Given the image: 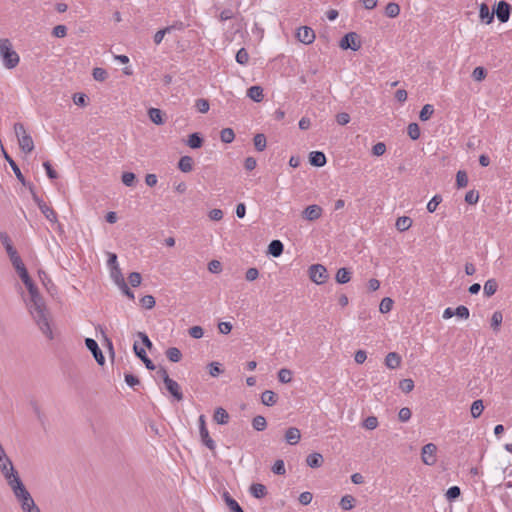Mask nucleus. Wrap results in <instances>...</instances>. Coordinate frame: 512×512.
Instances as JSON below:
<instances>
[{
	"label": "nucleus",
	"instance_id": "nucleus-44",
	"mask_svg": "<svg viewBox=\"0 0 512 512\" xmlns=\"http://www.w3.org/2000/svg\"><path fill=\"white\" fill-rule=\"evenodd\" d=\"M355 505V498L351 495H345L341 498L340 506L343 510H351Z\"/></svg>",
	"mask_w": 512,
	"mask_h": 512
},
{
	"label": "nucleus",
	"instance_id": "nucleus-46",
	"mask_svg": "<svg viewBox=\"0 0 512 512\" xmlns=\"http://www.w3.org/2000/svg\"><path fill=\"white\" fill-rule=\"evenodd\" d=\"M252 426L257 431H263L267 426L265 417L260 415L254 417L252 420Z\"/></svg>",
	"mask_w": 512,
	"mask_h": 512
},
{
	"label": "nucleus",
	"instance_id": "nucleus-30",
	"mask_svg": "<svg viewBox=\"0 0 512 512\" xmlns=\"http://www.w3.org/2000/svg\"><path fill=\"white\" fill-rule=\"evenodd\" d=\"M213 418L218 424L224 425L229 421V414L224 408L219 407L215 410Z\"/></svg>",
	"mask_w": 512,
	"mask_h": 512
},
{
	"label": "nucleus",
	"instance_id": "nucleus-9",
	"mask_svg": "<svg viewBox=\"0 0 512 512\" xmlns=\"http://www.w3.org/2000/svg\"><path fill=\"white\" fill-rule=\"evenodd\" d=\"M33 198L37 203L39 209L41 210L42 214L45 216V218L51 223H57V214L54 211V209L48 206L43 200H41L36 195H34Z\"/></svg>",
	"mask_w": 512,
	"mask_h": 512
},
{
	"label": "nucleus",
	"instance_id": "nucleus-31",
	"mask_svg": "<svg viewBox=\"0 0 512 512\" xmlns=\"http://www.w3.org/2000/svg\"><path fill=\"white\" fill-rule=\"evenodd\" d=\"M261 402L266 406H273L277 402V395L271 390H266L261 395Z\"/></svg>",
	"mask_w": 512,
	"mask_h": 512
},
{
	"label": "nucleus",
	"instance_id": "nucleus-27",
	"mask_svg": "<svg viewBox=\"0 0 512 512\" xmlns=\"http://www.w3.org/2000/svg\"><path fill=\"white\" fill-rule=\"evenodd\" d=\"M284 246L280 240H273L268 246V252L274 257H279L283 252Z\"/></svg>",
	"mask_w": 512,
	"mask_h": 512
},
{
	"label": "nucleus",
	"instance_id": "nucleus-62",
	"mask_svg": "<svg viewBox=\"0 0 512 512\" xmlns=\"http://www.w3.org/2000/svg\"><path fill=\"white\" fill-rule=\"evenodd\" d=\"M479 200V193L475 190H470L466 193L465 195V201L468 203V204H476Z\"/></svg>",
	"mask_w": 512,
	"mask_h": 512
},
{
	"label": "nucleus",
	"instance_id": "nucleus-15",
	"mask_svg": "<svg viewBox=\"0 0 512 512\" xmlns=\"http://www.w3.org/2000/svg\"><path fill=\"white\" fill-rule=\"evenodd\" d=\"M301 439L300 430L296 427H290L285 433V440L290 445H296Z\"/></svg>",
	"mask_w": 512,
	"mask_h": 512
},
{
	"label": "nucleus",
	"instance_id": "nucleus-22",
	"mask_svg": "<svg viewBox=\"0 0 512 512\" xmlns=\"http://www.w3.org/2000/svg\"><path fill=\"white\" fill-rule=\"evenodd\" d=\"M250 493L258 499H261L267 495V488L261 483H254L250 486Z\"/></svg>",
	"mask_w": 512,
	"mask_h": 512
},
{
	"label": "nucleus",
	"instance_id": "nucleus-51",
	"mask_svg": "<svg viewBox=\"0 0 512 512\" xmlns=\"http://www.w3.org/2000/svg\"><path fill=\"white\" fill-rule=\"evenodd\" d=\"M92 75H93V78L96 81H100V82H103V81H105L108 78L107 71L105 69H103V68H100V67L94 68L93 72H92Z\"/></svg>",
	"mask_w": 512,
	"mask_h": 512
},
{
	"label": "nucleus",
	"instance_id": "nucleus-4",
	"mask_svg": "<svg viewBox=\"0 0 512 512\" xmlns=\"http://www.w3.org/2000/svg\"><path fill=\"white\" fill-rule=\"evenodd\" d=\"M199 434L203 445H205L210 451L214 452L216 449L215 441L210 437L209 431L206 427L205 416L200 415L199 419Z\"/></svg>",
	"mask_w": 512,
	"mask_h": 512
},
{
	"label": "nucleus",
	"instance_id": "nucleus-33",
	"mask_svg": "<svg viewBox=\"0 0 512 512\" xmlns=\"http://www.w3.org/2000/svg\"><path fill=\"white\" fill-rule=\"evenodd\" d=\"M498 289V283L494 278L488 279L484 284V294L487 297H491L496 293Z\"/></svg>",
	"mask_w": 512,
	"mask_h": 512
},
{
	"label": "nucleus",
	"instance_id": "nucleus-60",
	"mask_svg": "<svg viewBox=\"0 0 512 512\" xmlns=\"http://www.w3.org/2000/svg\"><path fill=\"white\" fill-rule=\"evenodd\" d=\"M442 201V197L440 195H435L427 204V210L430 212V213H433L436 209H437V206L441 203Z\"/></svg>",
	"mask_w": 512,
	"mask_h": 512
},
{
	"label": "nucleus",
	"instance_id": "nucleus-53",
	"mask_svg": "<svg viewBox=\"0 0 512 512\" xmlns=\"http://www.w3.org/2000/svg\"><path fill=\"white\" fill-rule=\"evenodd\" d=\"M236 61L241 65H246L249 61V54L245 48H241L236 53Z\"/></svg>",
	"mask_w": 512,
	"mask_h": 512
},
{
	"label": "nucleus",
	"instance_id": "nucleus-6",
	"mask_svg": "<svg viewBox=\"0 0 512 512\" xmlns=\"http://www.w3.org/2000/svg\"><path fill=\"white\" fill-rule=\"evenodd\" d=\"M339 46L343 50L351 49L353 51H357L361 48V42L359 40V36L355 32L347 33L339 43Z\"/></svg>",
	"mask_w": 512,
	"mask_h": 512
},
{
	"label": "nucleus",
	"instance_id": "nucleus-36",
	"mask_svg": "<svg viewBox=\"0 0 512 512\" xmlns=\"http://www.w3.org/2000/svg\"><path fill=\"white\" fill-rule=\"evenodd\" d=\"M110 275L118 286H125V280L120 267L110 268Z\"/></svg>",
	"mask_w": 512,
	"mask_h": 512
},
{
	"label": "nucleus",
	"instance_id": "nucleus-50",
	"mask_svg": "<svg viewBox=\"0 0 512 512\" xmlns=\"http://www.w3.org/2000/svg\"><path fill=\"white\" fill-rule=\"evenodd\" d=\"M9 258L16 272L20 271V269L25 268V265L21 257L19 256L18 252L10 255Z\"/></svg>",
	"mask_w": 512,
	"mask_h": 512
},
{
	"label": "nucleus",
	"instance_id": "nucleus-14",
	"mask_svg": "<svg viewBox=\"0 0 512 512\" xmlns=\"http://www.w3.org/2000/svg\"><path fill=\"white\" fill-rule=\"evenodd\" d=\"M133 350L137 357H139L145 364L148 370H154L156 367L154 363L147 357L146 352L143 348L139 347L136 343L133 346Z\"/></svg>",
	"mask_w": 512,
	"mask_h": 512
},
{
	"label": "nucleus",
	"instance_id": "nucleus-37",
	"mask_svg": "<svg viewBox=\"0 0 512 512\" xmlns=\"http://www.w3.org/2000/svg\"><path fill=\"white\" fill-rule=\"evenodd\" d=\"M223 496L231 512H244L240 505L238 504V502L235 499H233L228 492H225Z\"/></svg>",
	"mask_w": 512,
	"mask_h": 512
},
{
	"label": "nucleus",
	"instance_id": "nucleus-42",
	"mask_svg": "<svg viewBox=\"0 0 512 512\" xmlns=\"http://www.w3.org/2000/svg\"><path fill=\"white\" fill-rule=\"evenodd\" d=\"M434 113V107L431 104H425L419 114V118L421 121H427L431 118Z\"/></svg>",
	"mask_w": 512,
	"mask_h": 512
},
{
	"label": "nucleus",
	"instance_id": "nucleus-25",
	"mask_svg": "<svg viewBox=\"0 0 512 512\" xmlns=\"http://www.w3.org/2000/svg\"><path fill=\"white\" fill-rule=\"evenodd\" d=\"M5 480L12 491L23 484L17 471L6 475Z\"/></svg>",
	"mask_w": 512,
	"mask_h": 512
},
{
	"label": "nucleus",
	"instance_id": "nucleus-17",
	"mask_svg": "<svg viewBox=\"0 0 512 512\" xmlns=\"http://www.w3.org/2000/svg\"><path fill=\"white\" fill-rule=\"evenodd\" d=\"M309 161L313 166L322 167L326 164V156L323 152L313 151L309 154Z\"/></svg>",
	"mask_w": 512,
	"mask_h": 512
},
{
	"label": "nucleus",
	"instance_id": "nucleus-21",
	"mask_svg": "<svg viewBox=\"0 0 512 512\" xmlns=\"http://www.w3.org/2000/svg\"><path fill=\"white\" fill-rule=\"evenodd\" d=\"M247 96L255 102H261L263 100V88L260 86H251L247 90Z\"/></svg>",
	"mask_w": 512,
	"mask_h": 512
},
{
	"label": "nucleus",
	"instance_id": "nucleus-7",
	"mask_svg": "<svg viewBox=\"0 0 512 512\" xmlns=\"http://www.w3.org/2000/svg\"><path fill=\"white\" fill-rule=\"evenodd\" d=\"M437 447L433 443H428L422 447L421 459L426 465H434L436 463Z\"/></svg>",
	"mask_w": 512,
	"mask_h": 512
},
{
	"label": "nucleus",
	"instance_id": "nucleus-43",
	"mask_svg": "<svg viewBox=\"0 0 512 512\" xmlns=\"http://www.w3.org/2000/svg\"><path fill=\"white\" fill-rule=\"evenodd\" d=\"M235 138V133L231 128H224L220 132V139L224 143H231Z\"/></svg>",
	"mask_w": 512,
	"mask_h": 512
},
{
	"label": "nucleus",
	"instance_id": "nucleus-29",
	"mask_svg": "<svg viewBox=\"0 0 512 512\" xmlns=\"http://www.w3.org/2000/svg\"><path fill=\"white\" fill-rule=\"evenodd\" d=\"M178 168L184 172L188 173L193 169V159L190 156H182L178 162Z\"/></svg>",
	"mask_w": 512,
	"mask_h": 512
},
{
	"label": "nucleus",
	"instance_id": "nucleus-40",
	"mask_svg": "<svg viewBox=\"0 0 512 512\" xmlns=\"http://www.w3.org/2000/svg\"><path fill=\"white\" fill-rule=\"evenodd\" d=\"M166 356L171 362H179L182 358L181 351L176 347H170L166 351Z\"/></svg>",
	"mask_w": 512,
	"mask_h": 512
},
{
	"label": "nucleus",
	"instance_id": "nucleus-41",
	"mask_svg": "<svg viewBox=\"0 0 512 512\" xmlns=\"http://www.w3.org/2000/svg\"><path fill=\"white\" fill-rule=\"evenodd\" d=\"M400 13V6L397 3L390 2L386 5L385 14L390 18H395Z\"/></svg>",
	"mask_w": 512,
	"mask_h": 512
},
{
	"label": "nucleus",
	"instance_id": "nucleus-18",
	"mask_svg": "<svg viewBox=\"0 0 512 512\" xmlns=\"http://www.w3.org/2000/svg\"><path fill=\"white\" fill-rule=\"evenodd\" d=\"M479 17L486 24H490L494 19V11L490 12L488 5L482 3L479 9Z\"/></svg>",
	"mask_w": 512,
	"mask_h": 512
},
{
	"label": "nucleus",
	"instance_id": "nucleus-56",
	"mask_svg": "<svg viewBox=\"0 0 512 512\" xmlns=\"http://www.w3.org/2000/svg\"><path fill=\"white\" fill-rule=\"evenodd\" d=\"M486 76L487 71L481 66L476 67L472 72V77L475 81H482L486 78Z\"/></svg>",
	"mask_w": 512,
	"mask_h": 512
},
{
	"label": "nucleus",
	"instance_id": "nucleus-55",
	"mask_svg": "<svg viewBox=\"0 0 512 512\" xmlns=\"http://www.w3.org/2000/svg\"><path fill=\"white\" fill-rule=\"evenodd\" d=\"M399 388L404 393H409L414 389V381L410 378L403 379L399 383Z\"/></svg>",
	"mask_w": 512,
	"mask_h": 512
},
{
	"label": "nucleus",
	"instance_id": "nucleus-28",
	"mask_svg": "<svg viewBox=\"0 0 512 512\" xmlns=\"http://www.w3.org/2000/svg\"><path fill=\"white\" fill-rule=\"evenodd\" d=\"M148 116L150 120L156 125H162L164 123L163 113L158 108H150L148 110Z\"/></svg>",
	"mask_w": 512,
	"mask_h": 512
},
{
	"label": "nucleus",
	"instance_id": "nucleus-23",
	"mask_svg": "<svg viewBox=\"0 0 512 512\" xmlns=\"http://www.w3.org/2000/svg\"><path fill=\"white\" fill-rule=\"evenodd\" d=\"M0 241L3 244V246L5 247V250L8 254V256L17 253V250L14 248V246L11 242V239L7 233H5V232L0 233Z\"/></svg>",
	"mask_w": 512,
	"mask_h": 512
},
{
	"label": "nucleus",
	"instance_id": "nucleus-35",
	"mask_svg": "<svg viewBox=\"0 0 512 512\" xmlns=\"http://www.w3.org/2000/svg\"><path fill=\"white\" fill-rule=\"evenodd\" d=\"M336 281L339 284H345L348 283L351 279V272L347 268H340L335 277Z\"/></svg>",
	"mask_w": 512,
	"mask_h": 512
},
{
	"label": "nucleus",
	"instance_id": "nucleus-57",
	"mask_svg": "<svg viewBox=\"0 0 512 512\" xmlns=\"http://www.w3.org/2000/svg\"><path fill=\"white\" fill-rule=\"evenodd\" d=\"M135 181H136V176H135L134 173H132V172H124L122 174V182H123L124 185H126L128 187L134 186Z\"/></svg>",
	"mask_w": 512,
	"mask_h": 512
},
{
	"label": "nucleus",
	"instance_id": "nucleus-8",
	"mask_svg": "<svg viewBox=\"0 0 512 512\" xmlns=\"http://www.w3.org/2000/svg\"><path fill=\"white\" fill-rule=\"evenodd\" d=\"M85 345L88 350L91 351L93 354V357L95 358L96 362L103 366L105 364V357L101 351V349L98 346V343L92 339V338H86L85 339Z\"/></svg>",
	"mask_w": 512,
	"mask_h": 512
},
{
	"label": "nucleus",
	"instance_id": "nucleus-52",
	"mask_svg": "<svg viewBox=\"0 0 512 512\" xmlns=\"http://www.w3.org/2000/svg\"><path fill=\"white\" fill-rule=\"evenodd\" d=\"M378 424L377 417L369 416L363 421L362 426L367 430H374L378 427Z\"/></svg>",
	"mask_w": 512,
	"mask_h": 512
},
{
	"label": "nucleus",
	"instance_id": "nucleus-39",
	"mask_svg": "<svg viewBox=\"0 0 512 512\" xmlns=\"http://www.w3.org/2000/svg\"><path fill=\"white\" fill-rule=\"evenodd\" d=\"M255 149L259 152L265 150L266 148V137L262 133H258L254 136L253 139Z\"/></svg>",
	"mask_w": 512,
	"mask_h": 512
},
{
	"label": "nucleus",
	"instance_id": "nucleus-11",
	"mask_svg": "<svg viewBox=\"0 0 512 512\" xmlns=\"http://www.w3.org/2000/svg\"><path fill=\"white\" fill-rule=\"evenodd\" d=\"M296 37L303 44H311L315 40V32L308 26H302L298 29Z\"/></svg>",
	"mask_w": 512,
	"mask_h": 512
},
{
	"label": "nucleus",
	"instance_id": "nucleus-24",
	"mask_svg": "<svg viewBox=\"0 0 512 512\" xmlns=\"http://www.w3.org/2000/svg\"><path fill=\"white\" fill-rule=\"evenodd\" d=\"M5 480L12 491L23 484L17 471L6 475Z\"/></svg>",
	"mask_w": 512,
	"mask_h": 512
},
{
	"label": "nucleus",
	"instance_id": "nucleus-12",
	"mask_svg": "<svg viewBox=\"0 0 512 512\" xmlns=\"http://www.w3.org/2000/svg\"><path fill=\"white\" fill-rule=\"evenodd\" d=\"M322 214L323 209L316 204L307 206L302 212L303 218L308 221H316L322 216Z\"/></svg>",
	"mask_w": 512,
	"mask_h": 512
},
{
	"label": "nucleus",
	"instance_id": "nucleus-32",
	"mask_svg": "<svg viewBox=\"0 0 512 512\" xmlns=\"http://www.w3.org/2000/svg\"><path fill=\"white\" fill-rule=\"evenodd\" d=\"M502 321H503V314H502V312L501 311H495L492 314L491 323H490V326H491L492 330L495 333H497L500 330V326L502 324Z\"/></svg>",
	"mask_w": 512,
	"mask_h": 512
},
{
	"label": "nucleus",
	"instance_id": "nucleus-10",
	"mask_svg": "<svg viewBox=\"0 0 512 512\" xmlns=\"http://www.w3.org/2000/svg\"><path fill=\"white\" fill-rule=\"evenodd\" d=\"M511 13V6L506 1H500L497 4L496 9L494 10V14H496L498 20L501 23H505L509 20Z\"/></svg>",
	"mask_w": 512,
	"mask_h": 512
},
{
	"label": "nucleus",
	"instance_id": "nucleus-16",
	"mask_svg": "<svg viewBox=\"0 0 512 512\" xmlns=\"http://www.w3.org/2000/svg\"><path fill=\"white\" fill-rule=\"evenodd\" d=\"M0 471L4 478L6 477V475H9L10 473L16 471L11 459L7 455H5L4 457H0Z\"/></svg>",
	"mask_w": 512,
	"mask_h": 512
},
{
	"label": "nucleus",
	"instance_id": "nucleus-45",
	"mask_svg": "<svg viewBox=\"0 0 512 512\" xmlns=\"http://www.w3.org/2000/svg\"><path fill=\"white\" fill-rule=\"evenodd\" d=\"M456 185L458 188H465L468 185L467 173L463 170H459L456 174Z\"/></svg>",
	"mask_w": 512,
	"mask_h": 512
},
{
	"label": "nucleus",
	"instance_id": "nucleus-38",
	"mask_svg": "<svg viewBox=\"0 0 512 512\" xmlns=\"http://www.w3.org/2000/svg\"><path fill=\"white\" fill-rule=\"evenodd\" d=\"M484 410L483 401L481 399L475 400L471 405V415L473 418H479Z\"/></svg>",
	"mask_w": 512,
	"mask_h": 512
},
{
	"label": "nucleus",
	"instance_id": "nucleus-3",
	"mask_svg": "<svg viewBox=\"0 0 512 512\" xmlns=\"http://www.w3.org/2000/svg\"><path fill=\"white\" fill-rule=\"evenodd\" d=\"M14 132L18 139L20 149L25 153L29 154L34 150V141L29 133H27L22 123L14 124Z\"/></svg>",
	"mask_w": 512,
	"mask_h": 512
},
{
	"label": "nucleus",
	"instance_id": "nucleus-47",
	"mask_svg": "<svg viewBox=\"0 0 512 512\" xmlns=\"http://www.w3.org/2000/svg\"><path fill=\"white\" fill-rule=\"evenodd\" d=\"M17 501L20 503L22 510H28V507L33 508L35 504L30 493L18 499Z\"/></svg>",
	"mask_w": 512,
	"mask_h": 512
},
{
	"label": "nucleus",
	"instance_id": "nucleus-2",
	"mask_svg": "<svg viewBox=\"0 0 512 512\" xmlns=\"http://www.w3.org/2000/svg\"><path fill=\"white\" fill-rule=\"evenodd\" d=\"M0 56L7 69L15 68L20 60L9 39H0Z\"/></svg>",
	"mask_w": 512,
	"mask_h": 512
},
{
	"label": "nucleus",
	"instance_id": "nucleus-49",
	"mask_svg": "<svg viewBox=\"0 0 512 512\" xmlns=\"http://www.w3.org/2000/svg\"><path fill=\"white\" fill-rule=\"evenodd\" d=\"M407 133L412 140L420 137V128L417 123H410L407 127Z\"/></svg>",
	"mask_w": 512,
	"mask_h": 512
},
{
	"label": "nucleus",
	"instance_id": "nucleus-59",
	"mask_svg": "<svg viewBox=\"0 0 512 512\" xmlns=\"http://www.w3.org/2000/svg\"><path fill=\"white\" fill-rule=\"evenodd\" d=\"M142 307L152 309L155 306V298L152 295H145L140 299Z\"/></svg>",
	"mask_w": 512,
	"mask_h": 512
},
{
	"label": "nucleus",
	"instance_id": "nucleus-58",
	"mask_svg": "<svg viewBox=\"0 0 512 512\" xmlns=\"http://www.w3.org/2000/svg\"><path fill=\"white\" fill-rule=\"evenodd\" d=\"M272 472L277 475H284L286 472L284 461L281 459L276 460L272 466Z\"/></svg>",
	"mask_w": 512,
	"mask_h": 512
},
{
	"label": "nucleus",
	"instance_id": "nucleus-34",
	"mask_svg": "<svg viewBox=\"0 0 512 512\" xmlns=\"http://www.w3.org/2000/svg\"><path fill=\"white\" fill-rule=\"evenodd\" d=\"M187 145L192 149H198L203 145V139L199 133H192L188 136Z\"/></svg>",
	"mask_w": 512,
	"mask_h": 512
},
{
	"label": "nucleus",
	"instance_id": "nucleus-19",
	"mask_svg": "<svg viewBox=\"0 0 512 512\" xmlns=\"http://www.w3.org/2000/svg\"><path fill=\"white\" fill-rule=\"evenodd\" d=\"M306 463L311 468H319L323 464V456L317 452L311 453L307 456Z\"/></svg>",
	"mask_w": 512,
	"mask_h": 512
},
{
	"label": "nucleus",
	"instance_id": "nucleus-61",
	"mask_svg": "<svg viewBox=\"0 0 512 512\" xmlns=\"http://www.w3.org/2000/svg\"><path fill=\"white\" fill-rule=\"evenodd\" d=\"M461 494L460 488L458 486L450 487L446 492V497L449 501L457 499Z\"/></svg>",
	"mask_w": 512,
	"mask_h": 512
},
{
	"label": "nucleus",
	"instance_id": "nucleus-20",
	"mask_svg": "<svg viewBox=\"0 0 512 512\" xmlns=\"http://www.w3.org/2000/svg\"><path fill=\"white\" fill-rule=\"evenodd\" d=\"M401 357L396 352H390L385 358V365L390 369H395L400 366Z\"/></svg>",
	"mask_w": 512,
	"mask_h": 512
},
{
	"label": "nucleus",
	"instance_id": "nucleus-48",
	"mask_svg": "<svg viewBox=\"0 0 512 512\" xmlns=\"http://www.w3.org/2000/svg\"><path fill=\"white\" fill-rule=\"evenodd\" d=\"M393 303L394 302L390 297L383 298L379 305L380 312L383 314L390 312L393 307Z\"/></svg>",
	"mask_w": 512,
	"mask_h": 512
},
{
	"label": "nucleus",
	"instance_id": "nucleus-54",
	"mask_svg": "<svg viewBox=\"0 0 512 512\" xmlns=\"http://www.w3.org/2000/svg\"><path fill=\"white\" fill-rule=\"evenodd\" d=\"M278 379L281 383H289L292 380V372L289 369L282 368L278 372Z\"/></svg>",
	"mask_w": 512,
	"mask_h": 512
},
{
	"label": "nucleus",
	"instance_id": "nucleus-5",
	"mask_svg": "<svg viewBox=\"0 0 512 512\" xmlns=\"http://www.w3.org/2000/svg\"><path fill=\"white\" fill-rule=\"evenodd\" d=\"M309 277L316 284H323L327 278V269L321 264H313L309 268Z\"/></svg>",
	"mask_w": 512,
	"mask_h": 512
},
{
	"label": "nucleus",
	"instance_id": "nucleus-13",
	"mask_svg": "<svg viewBox=\"0 0 512 512\" xmlns=\"http://www.w3.org/2000/svg\"><path fill=\"white\" fill-rule=\"evenodd\" d=\"M165 387L168 390V392L177 400L181 401L183 400V393L181 392L180 385L173 379H170L169 381H166Z\"/></svg>",
	"mask_w": 512,
	"mask_h": 512
},
{
	"label": "nucleus",
	"instance_id": "nucleus-64",
	"mask_svg": "<svg viewBox=\"0 0 512 512\" xmlns=\"http://www.w3.org/2000/svg\"><path fill=\"white\" fill-rule=\"evenodd\" d=\"M455 315L458 316L459 318H462V319H468L469 318V309L464 306V305H460L458 306L455 310Z\"/></svg>",
	"mask_w": 512,
	"mask_h": 512
},
{
	"label": "nucleus",
	"instance_id": "nucleus-63",
	"mask_svg": "<svg viewBox=\"0 0 512 512\" xmlns=\"http://www.w3.org/2000/svg\"><path fill=\"white\" fill-rule=\"evenodd\" d=\"M386 152V145L383 142H378L372 147V154L374 156H382Z\"/></svg>",
	"mask_w": 512,
	"mask_h": 512
},
{
	"label": "nucleus",
	"instance_id": "nucleus-26",
	"mask_svg": "<svg viewBox=\"0 0 512 512\" xmlns=\"http://www.w3.org/2000/svg\"><path fill=\"white\" fill-rule=\"evenodd\" d=\"M412 226V219L408 216L398 217L395 223V227L398 231L404 232Z\"/></svg>",
	"mask_w": 512,
	"mask_h": 512
},
{
	"label": "nucleus",
	"instance_id": "nucleus-1",
	"mask_svg": "<svg viewBox=\"0 0 512 512\" xmlns=\"http://www.w3.org/2000/svg\"><path fill=\"white\" fill-rule=\"evenodd\" d=\"M28 290L29 298L26 300V305L34 319L39 330L49 340L53 339V331L50 326V313L46 307L44 299L40 295L38 288L31 278L22 281Z\"/></svg>",
	"mask_w": 512,
	"mask_h": 512
}]
</instances>
